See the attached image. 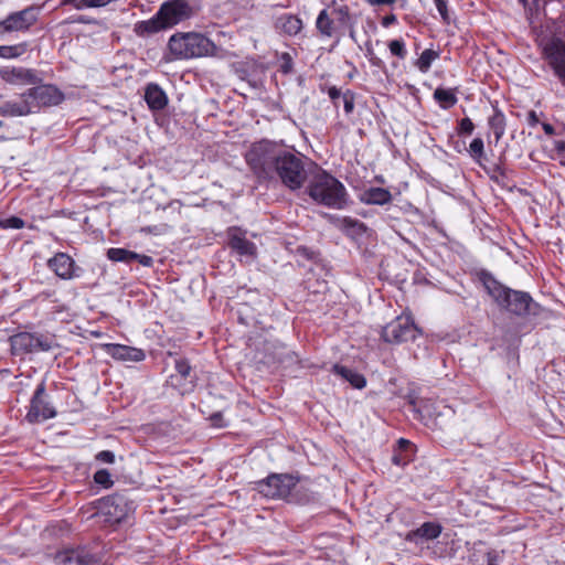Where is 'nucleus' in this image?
<instances>
[{
    "instance_id": "obj_6",
    "label": "nucleus",
    "mask_w": 565,
    "mask_h": 565,
    "mask_svg": "<svg viewBox=\"0 0 565 565\" xmlns=\"http://www.w3.org/2000/svg\"><path fill=\"white\" fill-rule=\"evenodd\" d=\"M537 44L544 61L565 86V40L557 35L542 36Z\"/></svg>"
},
{
    "instance_id": "obj_60",
    "label": "nucleus",
    "mask_w": 565,
    "mask_h": 565,
    "mask_svg": "<svg viewBox=\"0 0 565 565\" xmlns=\"http://www.w3.org/2000/svg\"><path fill=\"white\" fill-rule=\"evenodd\" d=\"M398 445H399V448L406 449V448L411 447L412 444L408 440L401 438L398 440Z\"/></svg>"
},
{
    "instance_id": "obj_59",
    "label": "nucleus",
    "mask_w": 565,
    "mask_h": 565,
    "mask_svg": "<svg viewBox=\"0 0 565 565\" xmlns=\"http://www.w3.org/2000/svg\"><path fill=\"white\" fill-rule=\"evenodd\" d=\"M555 149L557 152L562 153L565 151V141L558 140L555 142Z\"/></svg>"
},
{
    "instance_id": "obj_42",
    "label": "nucleus",
    "mask_w": 565,
    "mask_h": 565,
    "mask_svg": "<svg viewBox=\"0 0 565 565\" xmlns=\"http://www.w3.org/2000/svg\"><path fill=\"white\" fill-rule=\"evenodd\" d=\"M281 350H282V353L278 360L279 363H281L284 365H291L294 363L299 362L298 355L295 352L288 350L286 347H282Z\"/></svg>"
},
{
    "instance_id": "obj_1",
    "label": "nucleus",
    "mask_w": 565,
    "mask_h": 565,
    "mask_svg": "<svg viewBox=\"0 0 565 565\" xmlns=\"http://www.w3.org/2000/svg\"><path fill=\"white\" fill-rule=\"evenodd\" d=\"M478 276L489 296L502 309L515 316L539 313L540 306L533 301L530 294L505 287L487 270H481Z\"/></svg>"
},
{
    "instance_id": "obj_3",
    "label": "nucleus",
    "mask_w": 565,
    "mask_h": 565,
    "mask_svg": "<svg viewBox=\"0 0 565 565\" xmlns=\"http://www.w3.org/2000/svg\"><path fill=\"white\" fill-rule=\"evenodd\" d=\"M312 167L313 162L303 154L284 150L277 162L271 180L279 181L290 191H297L308 181Z\"/></svg>"
},
{
    "instance_id": "obj_8",
    "label": "nucleus",
    "mask_w": 565,
    "mask_h": 565,
    "mask_svg": "<svg viewBox=\"0 0 565 565\" xmlns=\"http://www.w3.org/2000/svg\"><path fill=\"white\" fill-rule=\"evenodd\" d=\"M11 352L13 355L50 351L53 348V339L40 333L19 332L10 337Z\"/></svg>"
},
{
    "instance_id": "obj_56",
    "label": "nucleus",
    "mask_w": 565,
    "mask_h": 565,
    "mask_svg": "<svg viewBox=\"0 0 565 565\" xmlns=\"http://www.w3.org/2000/svg\"><path fill=\"white\" fill-rule=\"evenodd\" d=\"M542 128H543L544 132L548 136H553L555 134L554 127L548 122H543Z\"/></svg>"
},
{
    "instance_id": "obj_24",
    "label": "nucleus",
    "mask_w": 565,
    "mask_h": 565,
    "mask_svg": "<svg viewBox=\"0 0 565 565\" xmlns=\"http://www.w3.org/2000/svg\"><path fill=\"white\" fill-rule=\"evenodd\" d=\"M164 29L168 28L166 26L162 17H159V11L151 19L140 21L135 25V32L139 36L150 35Z\"/></svg>"
},
{
    "instance_id": "obj_35",
    "label": "nucleus",
    "mask_w": 565,
    "mask_h": 565,
    "mask_svg": "<svg viewBox=\"0 0 565 565\" xmlns=\"http://www.w3.org/2000/svg\"><path fill=\"white\" fill-rule=\"evenodd\" d=\"M32 88L26 89L22 94H20V99L22 105L29 108V115L38 113L41 108L39 104H36V99L32 96Z\"/></svg>"
},
{
    "instance_id": "obj_26",
    "label": "nucleus",
    "mask_w": 565,
    "mask_h": 565,
    "mask_svg": "<svg viewBox=\"0 0 565 565\" xmlns=\"http://www.w3.org/2000/svg\"><path fill=\"white\" fill-rule=\"evenodd\" d=\"M338 226L351 237L362 236L367 230L364 223L350 216L340 218Z\"/></svg>"
},
{
    "instance_id": "obj_62",
    "label": "nucleus",
    "mask_w": 565,
    "mask_h": 565,
    "mask_svg": "<svg viewBox=\"0 0 565 565\" xmlns=\"http://www.w3.org/2000/svg\"><path fill=\"white\" fill-rule=\"evenodd\" d=\"M350 28V38L355 41V31L353 29V23L351 25H348Z\"/></svg>"
},
{
    "instance_id": "obj_18",
    "label": "nucleus",
    "mask_w": 565,
    "mask_h": 565,
    "mask_svg": "<svg viewBox=\"0 0 565 565\" xmlns=\"http://www.w3.org/2000/svg\"><path fill=\"white\" fill-rule=\"evenodd\" d=\"M228 246L241 256H254L256 254L255 244L248 241L237 227L228 230Z\"/></svg>"
},
{
    "instance_id": "obj_49",
    "label": "nucleus",
    "mask_w": 565,
    "mask_h": 565,
    "mask_svg": "<svg viewBox=\"0 0 565 565\" xmlns=\"http://www.w3.org/2000/svg\"><path fill=\"white\" fill-rule=\"evenodd\" d=\"M524 7H533L535 10H539L541 6H545L544 0H520Z\"/></svg>"
},
{
    "instance_id": "obj_37",
    "label": "nucleus",
    "mask_w": 565,
    "mask_h": 565,
    "mask_svg": "<svg viewBox=\"0 0 565 565\" xmlns=\"http://www.w3.org/2000/svg\"><path fill=\"white\" fill-rule=\"evenodd\" d=\"M24 225H25V222L21 217H18V216H10V217L0 220V227L3 230H9V228L20 230V228H23Z\"/></svg>"
},
{
    "instance_id": "obj_10",
    "label": "nucleus",
    "mask_w": 565,
    "mask_h": 565,
    "mask_svg": "<svg viewBox=\"0 0 565 565\" xmlns=\"http://www.w3.org/2000/svg\"><path fill=\"white\" fill-rule=\"evenodd\" d=\"M134 510V502L122 493H114L104 498L99 511L106 516V521L115 524L122 522Z\"/></svg>"
},
{
    "instance_id": "obj_39",
    "label": "nucleus",
    "mask_w": 565,
    "mask_h": 565,
    "mask_svg": "<svg viewBox=\"0 0 565 565\" xmlns=\"http://www.w3.org/2000/svg\"><path fill=\"white\" fill-rule=\"evenodd\" d=\"M342 100L345 114H352L354 110L355 94L352 90L347 89L342 95Z\"/></svg>"
},
{
    "instance_id": "obj_7",
    "label": "nucleus",
    "mask_w": 565,
    "mask_h": 565,
    "mask_svg": "<svg viewBox=\"0 0 565 565\" xmlns=\"http://www.w3.org/2000/svg\"><path fill=\"white\" fill-rule=\"evenodd\" d=\"M299 478L288 473H273L256 482V490L266 498L291 500Z\"/></svg>"
},
{
    "instance_id": "obj_43",
    "label": "nucleus",
    "mask_w": 565,
    "mask_h": 565,
    "mask_svg": "<svg viewBox=\"0 0 565 565\" xmlns=\"http://www.w3.org/2000/svg\"><path fill=\"white\" fill-rule=\"evenodd\" d=\"M175 370L182 379L186 380L190 377L192 369L186 360H177Z\"/></svg>"
},
{
    "instance_id": "obj_47",
    "label": "nucleus",
    "mask_w": 565,
    "mask_h": 565,
    "mask_svg": "<svg viewBox=\"0 0 565 565\" xmlns=\"http://www.w3.org/2000/svg\"><path fill=\"white\" fill-rule=\"evenodd\" d=\"M434 2L436 4L437 10L440 13L441 18L444 20H447V18H448V14H447V0H434Z\"/></svg>"
},
{
    "instance_id": "obj_29",
    "label": "nucleus",
    "mask_w": 565,
    "mask_h": 565,
    "mask_svg": "<svg viewBox=\"0 0 565 565\" xmlns=\"http://www.w3.org/2000/svg\"><path fill=\"white\" fill-rule=\"evenodd\" d=\"M489 127L492 130L495 141L498 142L505 131V117L499 108H494L493 115L488 120Z\"/></svg>"
},
{
    "instance_id": "obj_55",
    "label": "nucleus",
    "mask_w": 565,
    "mask_h": 565,
    "mask_svg": "<svg viewBox=\"0 0 565 565\" xmlns=\"http://www.w3.org/2000/svg\"><path fill=\"white\" fill-rule=\"evenodd\" d=\"M369 62L371 63V65L375 66V67H379V68H384V62L377 57L376 55L369 58Z\"/></svg>"
},
{
    "instance_id": "obj_63",
    "label": "nucleus",
    "mask_w": 565,
    "mask_h": 565,
    "mask_svg": "<svg viewBox=\"0 0 565 565\" xmlns=\"http://www.w3.org/2000/svg\"><path fill=\"white\" fill-rule=\"evenodd\" d=\"M63 4L72 3L75 6V3H78L81 0H61Z\"/></svg>"
},
{
    "instance_id": "obj_50",
    "label": "nucleus",
    "mask_w": 565,
    "mask_h": 565,
    "mask_svg": "<svg viewBox=\"0 0 565 565\" xmlns=\"http://www.w3.org/2000/svg\"><path fill=\"white\" fill-rule=\"evenodd\" d=\"M499 556L497 552L491 551L487 553V565H498Z\"/></svg>"
},
{
    "instance_id": "obj_17",
    "label": "nucleus",
    "mask_w": 565,
    "mask_h": 565,
    "mask_svg": "<svg viewBox=\"0 0 565 565\" xmlns=\"http://www.w3.org/2000/svg\"><path fill=\"white\" fill-rule=\"evenodd\" d=\"M32 96L40 108L57 106L64 100V94L54 85L42 84L32 87Z\"/></svg>"
},
{
    "instance_id": "obj_57",
    "label": "nucleus",
    "mask_w": 565,
    "mask_h": 565,
    "mask_svg": "<svg viewBox=\"0 0 565 565\" xmlns=\"http://www.w3.org/2000/svg\"><path fill=\"white\" fill-rule=\"evenodd\" d=\"M297 252H298V254H300V255L305 256V257H306V258H308V259L312 258V255H313V253H312V252H310V250H309L308 248H306V247H298Z\"/></svg>"
},
{
    "instance_id": "obj_5",
    "label": "nucleus",
    "mask_w": 565,
    "mask_h": 565,
    "mask_svg": "<svg viewBox=\"0 0 565 565\" xmlns=\"http://www.w3.org/2000/svg\"><path fill=\"white\" fill-rule=\"evenodd\" d=\"M274 142L262 140L252 145L245 159L253 172L263 179H273V173L282 153Z\"/></svg>"
},
{
    "instance_id": "obj_51",
    "label": "nucleus",
    "mask_w": 565,
    "mask_h": 565,
    "mask_svg": "<svg viewBox=\"0 0 565 565\" xmlns=\"http://www.w3.org/2000/svg\"><path fill=\"white\" fill-rule=\"evenodd\" d=\"M397 21V18L395 14H388V15H385L383 19H382V25L384 28H387L390 26L391 24H394L395 22Z\"/></svg>"
},
{
    "instance_id": "obj_19",
    "label": "nucleus",
    "mask_w": 565,
    "mask_h": 565,
    "mask_svg": "<svg viewBox=\"0 0 565 565\" xmlns=\"http://www.w3.org/2000/svg\"><path fill=\"white\" fill-rule=\"evenodd\" d=\"M107 353L119 361L140 362L145 359L146 354L141 349L122 345V344H107Z\"/></svg>"
},
{
    "instance_id": "obj_14",
    "label": "nucleus",
    "mask_w": 565,
    "mask_h": 565,
    "mask_svg": "<svg viewBox=\"0 0 565 565\" xmlns=\"http://www.w3.org/2000/svg\"><path fill=\"white\" fill-rule=\"evenodd\" d=\"M192 10L185 0H170L164 2L159 9V17H162L167 28L189 19Z\"/></svg>"
},
{
    "instance_id": "obj_16",
    "label": "nucleus",
    "mask_w": 565,
    "mask_h": 565,
    "mask_svg": "<svg viewBox=\"0 0 565 565\" xmlns=\"http://www.w3.org/2000/svg\"><path fill=\"white\" fill-rule=\"evenodd\" d=\"M0 77L11 85H35L42 81L36 71L25 67H4L0 70Z\"/></svg>"
},
{
    "instance_id": "obj_45",
    "label": "nucleus",
    "mask_w": 565,
    "mask_h": 565,
    "mask_svg": "<svg viewBox=\"0 0 565 565\" xmlns=\"http://www.w3.org/2000/svg\"><path fill=\"white\" fill-rule=\"evenodd\" d=\"M96 459L102 462L114 463L115 454L110 450H103L96 455Z\"/></svg>"
},
{
    "instance_id": "obj_46",
    "label": "nucleus",
    "mask_w": 565,
    "mask_h": 565,
    "mask_svg": "<svg viewBox=\"0 0 565 565\" xmlns=\"http://www.w3.org/2000/svg\"><path fill=\"white\" fill-rule=\"evenodd\" d=\"M328 95L332 100L333 105L338 107V100L342 98L343 93H341V90L335 86H331L328 88Z\"/></svg>"
},
{
    "instance_id": "obj_36",
    "label": "nucleus",
    "mask_w": 565,
    "mask_h": 565,
    "mask_svg": "<svg viewBox=\"0 0 565 565\" xmlns=\"http://www.w3.org/2000/svg\"><path fill=\"white\" fill-rule=\"evenodd\" d=\"M388 49L392 55H395L401 60H404L407 56V50L403 40H392L388 43Z\"/></svg>"
},
{
    "instance_id": "obj_48",
    "label": "nucleus",
    "mask_w": 565,
    "mask_h": 565,
    "mask_svg": "<svg viewBox=\"0 0 565 565\" xmlns=\"http://www.w3.org/2000/svg\"><path fill=\"white\" fill-rule=\"evenodd\" d=\"M135 260H137L139 264H141L145 267H150L153 264L152 257H150L148 255L137 254V257L135 258Z\"/></svg>"
},
{
    "instance_id": "obj_15",
    "label": "nucleus",
    "mask_w": 565,
    "mask_h": 565,
    "mask_svg": "<svg viewBox=\"0 0 565 565\" xmlns=\"http://www.w3.org/2000/svg\"><path fill=\"white\" fill-rule=\"evenodd\" d=\"M55 561L60 565H100V558L86 547L67 548L58 552Z\"/></svg>"
},
{
    "instance_id": "obj_52",
    "label": "nucleus",
    "mask_w": 565,
    "mask_h": 565,
    "mask_svg": "<svg viewBox=\"0 0 565 565\" xmlns=\"http://www.w3.org/2000/svg\"><path fill=\"white\" fill-rule=\"evenodd\" d=\"M540 122L537 114L534 110H531L527 114V124L530 126H536Z\"/></svg>"
},
{
    "instance_id": "obj_2",
    "label": "nucleus",
    "mask_w": 565,
    "mask_h": 565,
    "mask_svg": "<svg viewBox=\"0 0 565 565\" xmlns=\"http://www.w3.org/2000/svg\"><path fill=\"white\" fill-rule=\"evenodd\" d=\"M307 193L318 204L337 210L344 209L349 200V194L343 183L321 169L310 180Z\"/></svg>"
},
{
    "instance_id": "obj_53",
    "label": "nucleus",
    "mask_w": 565,
    "mask_h": 565,
    "mask_svg": "<svg viewBox=\"0 0 565 565\" xmlns=\"http://www.w3.org/2000/svg\"><path fill=\"white\" fill-rule=\"evenodd\" d=\"M392 461L396 466H405L408 462V459L404 458L402 455H394L392 457Z\"/></svg>"
},
{
    "instance_id": "obj_4",
    "label": "nucleus",
    "mask_w": 565,
    "mask_h": 565,
    "mask_svg": "<svg viewBox=\"0 0 565 565\" xmlns=\"http://www.w3.org/2000/svg\"><path fill=\"white\" fill-rule=\"evenodd\" d=\"M170 52L179 58H194L202 56H214L218 47L201 33H179L169 40Z\"/></svg>"
},
{
    "instance_id": "obj_44",
    "label": "nucleus",
    "mask_w": 565,
    "mask_h": 565,
    "mask_svg": "<svg viewBox=\"0 0 565 565\" xmlns=\"http://www.w3.org/2000/svg\"><path fill=\"white\" fill-rule=\"evenodd\" d=\"M113 0H81L78 3H75V8L77 10H82L84 8H96L103 7L111 2Z\"/></svg>"
},
{
    "instance_id": "obj_28",
    "label": "nucleus",
    "mask_w": 565,
    "mask_h": 565,
    "mask_svg": "<svg viewBox=\"0 0 565 565\" xmlns=\"http://www.w3.org/2000/svg\"><path fill=\"white\" fill-rule=\"evenodd\" d=\"M0 115L3 117H24L29 115V108L19 100H7L0 105Z\"/></svg>"
},
{
    "instance_id": "obj_22",
    "label": "nucleus",
    "mask_w": 565,
    "mask_h": 565,
    "mask_svg": "<svg viewBox=\"0 0 565 565\" xmlns=\"http://www.w3.org/2000/svg\"><path fill=\"white\" fill-rule=\"evenodd\" d=\"M145 100L151 110H162L168 104L167 94L154 83H150L146 86Z\"/></svg>"
},
{
    "instance_id": "obj_64",
    "label": "nucleus",
    "mask_w": 565,
    "mask_h": 565,
    "mask_svg": "<svg viewBox=\"0 0 565 565\" xmlns=\"http://www.w3.org/2000/svg\"><path fill=\"white\" fill-rule=\"evenodd\" d=\"M289 68H290V66H289L288 64H285V65L282 66V71H284L285 73H288V72H289Z\"/></svg>"
},
{
    "instance_id": "obj_61",
    "label": "nucleus",
    "mask_w": 565,
    "mask_h": 565,
    "mask_svg": "<svg viewBox=\"0 0 565 565\" xmlns=\"http://www.w3.org/2000/svg\"><path fill=\"white\" fill-rule=\"evenodd\" d=\"M373 56H375V53H374L373 49L367 46L366 47V57H367V60L373 57Z\"/></svg>"
},
{
    "instance_id": "obj_21",
    "label": "nucleus",
    "mask_w": 565,
    "mask_h": 565,
    "mask_svg": "<svg viewBox=\"0 0 565 565\" xmlns=\"http://www.w3.org/2000/svg\"><path fill=\"white\" fill-rule=\"evenodd\" d=\"M393 200L392 193L384 188L371 186L360 194V201L367 205H385Z\"/></svg>"
},
{
    "instance_id": "obj_32",
    "label": "nucleus",
    "mask_w": 565,
    "mask_h": 565,
    "mask_svg": "<svg viewBox=\"0 0 565 565\" xmlns=\"http://www.w3.org/2000/svg\"><path fill=\"white\" fill-rule=\"evenodd\" d=\"M333 21L330 19L327 10H322L317 18V29L324 36H331L333 33Z\"/></svg>"
},
{
    "instance_id": "obj_13",
    "label": "nucleus",
    "mask_w": 565,
    "mask_h": 565,
    "mask_svg": "<svg viewBox=\"0 0 565 565\" xmlns=\"http://www.w3.org/2000/svg\"><path fill=\"white\" fill-rule=\"evenodd\" d=\"M47 267L61 279L71 280L81 276L83 269L66 253H56L47 260Z\"/></svg>"
},
{
    "instance_id": "obj_23",
    "label": "nucleus",
    "mask_w": 565,
    "mask_h": 565,
    "mask_svg": "<svg viewBox=\"0 0 565 565\" xmlns=\"http://www.w3.org/2000/svg\"><path fill=\"white\" fill-rule=\"evenodd\" d=\"M275 29L289 36L297 35L302 29V21L289 13H285L275 20Z\"/></svg>"
},
{
    "instance_id": "obj_25",
    "label": "nucleus",
    "mask_w": 565,
    "mask_h": 565,
    "mask_svg": "<svg viewBox=\"0 0 565 565\" xmlns=\"http://www.w3.org/2000/svg\"><path fill=\"white\" fill-rule=\"evenodd\" d=\"M333 372L348 381L354 388L361 390L366 385L365 377L352 369L335 364L333 366Z\"/></svg>"
},
{
    "instance_id": "obj_30",
    "label": "nucleus",
    "mask_w": 565,
    "mask_h": 565,
    "mask_svg": "<svg viewBox=\"0 0 565 565\" xmlns=\"http://www.w3.org/2000/svg\"><path fill=\"white\" fill-rule=\"evenodd\" d=\"M107 257L113 262L130 264L137 257V253L125 248H109L107 250Z\"/></svg>"
},
{
    "instance_id": "obj_38",
    "label": "nucleus",
    "mask_w": 565,
    "mask_h": 565,
    "mask_svg": "<svg viewBox=\"0 0 565 565\" xmlns=\"http://www.w3.org/2000/svg\"><path fill=\"white\" fill-rule=\"evenodd\" d=\"M94 481L104 488H110L114 483L111 480V475L106 469L97 470L94 475Z\"/></svg>"
},
{
    "instance_id": "obj_54",
    "label": "nucleus",
    "mask_w": 565,
    "mask_h": 565,
    "mask_svg": "<svg viewBox=\"0 0 565 565\" xmlns=\"http://www.w3.org/2000/svg\"><path fill=\"white\" fill-rule=\"evenodd\" d=\"M371 6L393 4L396 0H365Z\"/></svg>"
},
{
    "instance_id": "obj_20",
    "label": "nucleus",
    "mask_w": 565,
    "mask_h": 565,
    "mask_svg": "<svg viewBox=\"0 0 565 565\" xmlns=\"http://www.w3.org/2000/svg\"><path fill=\"white\" fill-rule=\"evenodd\" d=\"M443 527L439 523L425 522L418 529L408 532L406 540L414 543H419L420 541H430L437 539Z\"/></svg>"
},
{
    "instance_id": "obj_27",
    "label": "nucleus",
    "mask_w": 565,
    "mask_h": 565,
    "mask_svg": "<svg viewBox=\"0 0 565 565\" xmlns=\"http://www.w3.org/2000/svg\"><path fill=\"white\" fill-rule=\"evenodd\" d=\"M457 88L437 87L434 92V98L444 109H449L458 103L456 96Z\"/></svg>"
},
{
    "instance_id": "obj_11",
    "label": "nucleus",
    "mask_w": 565,
    "mask_h": 565,
    "mask_svg": "<svg viewBox=\"0 0 565 565\" xmlns=\"http://www.w3.org/2000/svg\"><path fill=\"white\" fill-rule=\"evenodd\" d=\"M44 395L45 383L41 382L31 398L30 408L26 414V419L30 423H41L56 416V411L51 403L44 398Z\"/></svg>"
},
{
    "instance_id": "obj_31",
    "label": "nucleus",
    "mask_w": 565,
    "mask_h": 565,
    "mask_svg": "<svg viewBox=\"0 0 565 565\" xmlns=\"http://www.w3.org/2000/svg\"><path fill=\"white\" fill-rule=\"evenodd\" d=\"M438 57V52L430 49H426L425 51H423V53L416 61V66L420 72L426 73L430 68L431 63Z\"/></svg>"
},
{
    "instance_id": "obj_33",
    "label": "nucleus",
    "mask_w": 565,
    "mask_h": 565,
    "mask_svg": "<svg viewBox=\"0 0 565 565\" xmlns=\"http://www.w3.org/2000/svg\"><path fill=\"white\" fill-rule=\"evenodd\" d=\"M26 51V43L15 45H0V57L2 58H17L24 54Z\"/></svg>"
},
{
    "instance_id": "obj_41",
    "label": "nucleus",
    "mask_w": 565,
    "mask_h": 565,
    "mask_svg": "<svg viewBox=\"0 0 565 565\" xmlns=\"http://www.w3.org/2000/svg\"><path fill=\"white\" fill-rule=\"evenodd\" d=\"M334 13L337 14L338 21L343 25H351L352 17L350 14L349 8L347 6H341L334 9Z\"/></svg>"
},
{
    "instance_id": "obj_40",
    "label": "nucleus",
    "mask_w": 565,
    "mask_h": 565,
    "mask_svg": "<svg viewBox=\"0 0 565 565\" xmlns=\"http://www.w3.org/2000/svg\"><path fill=\"white\" fill-rule=\"evenodd\" d=\"M473 130H475L473 122L471 121L470 118L466 117L459 121L458 128H457V134L459 136H470L473 132Z\"/></svg>"
},
{
    "instance_id": "obj_9",
    "label": "nucleus",
    "mask_w": 565,
    "mask_h": 565,
    "mask_svg": "<svg viewBox=\"0 0 565 565\" xmlns=\"http://www.w3.org/2000/svg\"><path fill=\"white\" fill-rule=\"evenodd\" d=\"M419 330L407 317H397L387 323L382 330V338L387 343L399 344L415 340Z\"/></svg>"
},
{
    "instance_id": "obj_58",
    "label": "nucleus",
    "mask_w": 565,
    "mask_h": 565,
    "mask_svg": "<svg viewBox=\"0 0 565 565\" xmlns=\"http://www.w3.org/2000/svg\"><path fill=\"white\" fill-rule=\"evenodd\" d=\"M222 414L221 413H215L211 416V420L213 423V425L215 426H222L221 424V420H222Z\"/></svg>"
},
{
    "instance_id": "obj_34",
    "label": "nucleus",
    "mask_w": 565,
    "mask_h": 565,
    "mask_svg": "<svg viewBox=\"0 0 565 565\" xmlns=\"http://www.w3.org/2000/svg\"><path fill=\"white\" fill-rule=\"evenodd\" d=\"M468 152L475 162L481 164V161L484 158L483 140L480 137L475 138L469 145Z\"/></svg>"
},
{
    "instance_id": "obj_12",
    "label": "nucleus",
    "mask_w": 565,
    "mask_h": 565,
    "mask_svg": "<svg viewBox=\"0 0 565 565\" xmlns=\"http://www.w3.org/2000/svg\"><path fill=\"white\" fill-rule=\"evenodd\" d=\"M38 20L34 8H25L21 11L10 13L3 21H0V35L10 32H22L29 30Z\"/></svg>"
}]
</instances>
